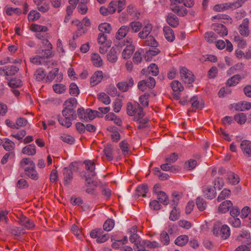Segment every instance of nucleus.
I'll list each match as a JSON object with an SVG mask.
<instances>
[{
	"label": "nucleus",
	"instance_id": "nucleus-1",
	"mask_svg": "<svg viewBox=\"0 0 251 251\" xmlns=\"http://www.w3.org/2000/svg\"><path fill=\"white\" fill-rule=\"evenodd\" d=\"M127 113L128 115L134 116L133 120L138 122V129H142L145 127L148 120L144 118L145 113L140 104L136 102L132 104L130 102L127 103L126 108Z\"/></svg>",
	"mask_w": 251,
	"mask_h": 251
},
{
	"label": "nucleus",
	"instance_id": "nucleus-2",
	"mask_svg": "<svg viewBox=\"0 0 251 251\" xmlns=\"http://www.w3.org/2000/svg\"><path fill=\"white\" fill-rule=\"evenodd\" d=\"M84 163L85 165V169L88 173L86 178V183L85 185L87 187L86 189V192L88 193H90L92 192L96 187V183L90 179L96 176L95 172V164L92 160H85Z\"/></svg>",
	"mask_w": 251,
	"mask_h": 251
},
{
	"label": "nucleus",
	"instance_id": "nucleus-3",
	"mask_svg": "<svg viewBox=\"0 0 251 251\" xmlns=\"http://www.w3.org/2000/svg\"><path fill=\"white\" fill-rule=\"evenodd\" d=\"M20 165L21 168L24 169L25 175L28 177L34 180H37L39 178L35 164L30 158H23L20 161Z\"/></svg>",
	"mask_w": 251,
	"mask_h": 251
},
{
	"label": "nucleus",
	"instance_id": "nucleus-4",
	"mask_svg": "<svg viewBox=\"0 0 251 251\" xmlns=\"http://www.w3.org/2000/svg\"><path fill=\"white\" fill-rule=\"evenodd\" d=\"M125 5L126 0H115L109 3L108 8L100 7V12L103 15L113 14L115 12L116 10H118V12H120L124 9Z\"/></svg>",
	"mask_w": 251,
	"mask_h": 251
},
{
	"label": "nucleus",
	"instance_id": "nucleus-5",
	"mask_svg": "<svg viewBox=\"0 0 251 251\" xmlns=\"http://www.w3.org/2000/svg\"><path fill=\"white\" fill-rule=\"evenodd\" d=\"M124 46L126 47L122 52V57L124 59H128L131 57L135 49L132 45V39L127 37L125 40L116 45L117 48H122Z\"/></svg>",
	"mask_w": 251,
	"mask_h": 251
},
{
	"label": "nucleus",
	"instance_id": "nucleus-6",
	"mask_svg": "<svg viewBox=\"0 0 251 251\" xmlns=\"http://www.w3.org/2000/svg\"><path fill=\"white\" fill-rule=\"evenodd\" d=\"M221 224L216 222L213 226V233L216 236H220L223 239H227L230 235L229 227L226 225L221 226Z\"/></svg>",
	"mask_w": 251,
	"mask_h": 251
},
{
	"label": "nucleus",
	"instance_id": "nucleus-7",
	"mask_svg": "<svg viewBox=\"0 0 251 251\" xmlns=\"http://www.w3.org/2000/svg\"><path fill=\"white\" fill-rule=\"evenodd\" d=\"M245 0H237L234 2H226L215 5L213 10L217 12H222L228 9H234L241 7L244 3Z\"/></svg>",
	"mask_w": 251,
	"mask_h": 251
},
{
	"label": "nucleus",
	"instance_id": "nucleus-8",
	"mask_svg": "<svg viewBox=\"0 0 251 251\" xmlns=\"http://www.w3.org/2000/svg\"><path fill=\"white\" fill-rule=\"evenodd\" d=\"M98 112L96 110H93L88 108L85 109L83 108H79L77 109V115L80 119H82L85 121L88 120H93L94 119Z\"/></svg>",
	"mask_w": 251,
	"mask_h": 251
},
{
	"label": "nucleus",
	"instance_id": "nucleus-9",
	"mask_svg": "<svg viewBox=\"0 0 251 251\" xmlns=\"http://www.w3.org/2000/svg\"><path fill=\"white\" fill-rule=\"evenodd\" d=\"M90 235L92 238H96V241L98 243H104L109 238V234L105 233L101 228H96L92 230Z\"/></svg>",
	"mask_w": 251,
	"mask_h": 251
},
{
	"label": "nucleus",
	"instance_id": "nucleus-10",
	"mask_svg": "<svg viewBox=\"0 0 251 251\" xmlns=\"http://www.w3.org/2000/svg\"><path fill=\"white\" fill-rule=\"evenodd\" d=\"M180 76L184 83L190 84L194 81V76L192 73L185 67L180 70Z\"/></svg>",
	"mask_w": 251,
	"mask_h": 251
},
{
	"label": "nucleus",
	"instance_id": "nucleus-11",
	"mask_svg": "<svg viewBox=\"0 0 251 251\" xmlns=\"http://www.w3.org/2000/svg\"><path fill=\"white\" fill-rule=\"evenodd\" d=\"M171 87L174 93V98L176 100L179 99V93L182 92L184 89L181 83L177 80H174L171 84Z\"/></svg>",
	"mask_w": 251,
	"mask_h": 251
},
{
	"label": "nucleus",
	"instance_id": "nucleus-12",
	"mask_svg": "<svg viewBox=\"0 0 251 251\" xmlns=\"http://www.w3.org/2000/svg\"><path fill=\"white\" fill-rule=\"evenodd\" d=\"M63 176V183L65 185L71 183L73 178V173L71 168L65 167L62 171Z\"/></svg>",
	"mask_w": 251,
	"mask_h": 251
},
{
	"label": "nucleus",
	"instance_id": "nucleus-13",
	"mask_svg": "<svg viewBox=\"0 0 251 251\" xmlns=\"http://www.w3.org/2000/svg\"><path fill=\"white\" fill-rule=\"evenodd\" d=\"M249 20L248 18L244 19L242 23L239 26L238 30L240 34L242 36L247 37L249 35Z\"/></svg>",
	"mask_w": 251,
	"mask_h": 251
},
{
	"label": "nucleus",
	"instance_id": "nucleus-14",
	"mask_svg": "<svg viewBox=\"0 0 251 251\" xmlns=\"http://www.w3.org/2000/svg\"><path fill=\"white\" fill-rule=\"evenodd\" d=\"M19 71V68L14 65L6 66L0 68V74L2 73L6 76H11L16 74Z\"/></svg>",
	"mask_w": 251,
	"mask_h": 251
},
{
	"label": "nucleus",
	"instance_id": "nucleus-15",
	"mask_svg": "<svg viewBox=\"0 0 251 251\" xmlns=\"http://www.w3.org/2000/svg\"><path fill=\"white\" fill-rule=\"evenodd\" d=\"M212 28L220 37L227 34V30L226 27L221 24H214L212 25Z\"/></svg>",
	"mask_w": 251,
	"mask_h": 251
},
{
	"label": "nucleus",
	"instance_id": "nucleus-16",
	"mask_svg": "<svg viewBox=\"0 0 251 251\" xmlns=\"http://www.w3.org/2000/svg\"><path fill=\"white\" fill-rule=\"evenodd\" d=\"M240 148L246 156H251V142L250 141H242L240 144Z\"/></svg>",
	"mask_w": 251,
	"mask_h": 251
},
{
	"label": "nucleus",
	"instance_id": "nucleus-17",
	"mask_svg": "<svg viewBox=\"0 0 251 251\" xmlns=\"http://www.w3.org/2000/svg\"><path fill=\"white\" fill-rule=\"evenodd\" d=\"M134 84L133 80L132 78H129L127 81H122L117 84L118 88L122 92H126L129 87L133 86Z\"/></svg>",
	"mask_w": 251,
	"mask_h": 251
},
{
	"label": "nucleus",
	"instance_id": "nucleus-18",
	"mask_svg": "<svg viewBox=\"0 0 251 251\" xmlns=\"http://www.w3.org/2000/svg\"><path fill=\"white\" fill-rule=\"evenodd\" d=\"M19 223L21 226L28 229H30L34 226L33 221L24 216H21L19 218Z\"/></svg>",
	"mask_w": 251,
	"mask_h": 251
},
{
	"label": "nucleus",
	"instance_id": "nucleus-19",
	"mask_svg": "<svg viewBox=\"0 0 251 251\" xmlns=\"http://www.w3.org/2000/svg\"><path fill=\"white\" fill-rule=\"evenodd\" d=\"M202 191L204 196L208 199H213L216 197L215 189L211 186H204L202 188Z\"/></svg>",
	"mask_w": 251,
	"mask_h": 251
},
{
	"label": "nucleus",
	"instance_id": "nucleus-20",
	"mask_svg": "<svg viewBox=\"0 0 251 251\" xmlns=\"http://www.w3.org/2000/svg\"><path fill=\"white\" fill-rule=\"evenodd\" d=\"M129 27L126 25L122 26L116 33L115 38L116 40H121L125 38L127 34Z\"/></svg>",
	"mask_w": 251,
	"mask_h": 251
},
{
	"label": "nucleus",
	"instance_id": "nucleus-21",
	"mask_svg": "<svg viewBox=\"0 0 251 251\" xmlns=\"http://www.w3.org/2000/svg\"><path fill=\"white\" fill-rule=\"evenodd\" d=\"M103 78V73L102 71H96L92 76L90 80V84L94 86L99 83Z\"/></svg>",
	"mask_w": 251,
	"mask_h": 251
},
{
	"label": "nucleus",
	"instance_id": "nucleus-22",
	"mask_svg": "<svg viewBox=\"0 0 251 251\" xmlns=\"http://www.w3.org/2000/svg\"><path fill=\"white\" fill-rule=\"evenodd\" d=\"M233 205V203L230 201H225L222 202L218 206L219 212L222 213H226L229 210Z\"/></svg>",
	"mask_w": 251,
	"mask_h": 251
},
{
	"label": "nucleus",
	"instance_id": "nucleus-23",
	"mask_svg": "<svg viewBox=\"0 0 251 251\" xmlns=\"http://www.w3.org/2000/svg\"><path fill=\"white\" fill-rule=\"evenodd\" d=\"M152 25L150 24H148L145 25L142 30L138 33V37L141 39H145L147 38L152 30Z\"/></svg>",
	"mask_w": 251,
	"mask_h": 251
},
{
	"label": "nucleus",
	"instance_id": "nucleus-24",
	"mask_svg": "<svg viewBox=\"0 0 251 251\" xmlns=\"http://www.w3.org/2000/svg\"><path fill=\"white\" fill-rule=\"evenodd\" d=\"M171 10L179 16H184L188 13L187 9L182 6L175 5L171 7Z\"/></svg>",
	"mask_w": 251,
	"mask_h": 251
},
{
	"label": "nucleus",
	"instance_id": "nucleus-25",
	"mask_svg": "<svg viewBox=\"0 0 251 251\" xmlns=\"http://www.w3.org/2000/svg\"><path fill=\"white\" fill-rule=\"evenodd\" d=\"M164 34L165 38L169 42H173L175 39L174 31L169 26H165L163 28Z\"/></svg>",
	"mask_w": 251,
	"mask_h": 251
},
{
	"label": "nucleus",
	"instance_id": "nucleus-26",
	"mask_svg": "<svg viewBox=\"0 0 251 251\" xmlns=\"http://www.w3.org/2000/svg\"><path fill=\"white\" fill-rule=\"evenodd\" d=\"M22 152L27 155H34L36 153V146L34 144L27 145L22 149Z\"/></svg>",
	"mask_w": 251,
	"mask_h": 251
},
{
	"label": "nucleus",
	"instance_id": "nucleus-27",
	"mask_svg": "<svg viewBox=\"0 0 251 251\" xmlns=\"http://www.w3.org/2000/svg\"><path fill=\"white\" fill-rule=\"evenodd\" d=\"M103 152L108 161H111L113 159V148L111 145L107 144L105 145Z\"/></svg>",
	"mask_w": 251,
	"mask_h": 251
},
{
	"label": "nucleus",
	"instance_id": "nucleus-28",
	"mask_svg": "<svg viewBox=\"0 0 251 251\" xmlns=\"http://www.w3.org/2000/svg\"><path fill=\"white\" fill-rule=\"evenodd\" d=\"M148 191V187L146 184L139 185L136 190L135 196L143 197H146V193Z\"/></svg>",
	"mask_w": 251,
	"mask_h": 251
},
{
	"label": "nucleus",
	"instance_id": "nucleus-29",
	"mask_svg": "<svg viewBox=\"0 0 251 251\" xmlns=\"http://www.w3.org/2000/svg\"><path fill=\"white\" fill-rule=\"evenodd\" d=\"M62 115L65 118L69 119L72 121L75 120L76 117L75 110L65 107L62 111Z\"/></svg>",
	"mask_w": 251,
	"mask_h": 251
},
{
	"label": "nucleus",
	"instance_id": "nucleus-30",
	"mask_svg": "<svg viewBox=\"0 0 251 251\" xmlns=\"http://www.w3.org/2000/svg\"><path fill=\"white\" fill-rule=\"evenodd\" d=\"M167 22L173 27H176L179 24V21L177 17L172 13L168 15Z\"/></svg>",
	"mask_w": 251,
	"mask_h": 251
},
{
	"label": "nucleus",
	"instance_id": "nucleus-31",
	"mask_svg": "<svg viewBox=\"0 0 251 251\" xmlns=\"http://www.w3.org/2000/svg\"><path fill=\"white\" fill-rule=\"evenodd\" d=\"M117 47H112L107 54V58L109 61L114 63L117 60Z\"/></svg>",
	"mask_w": 251,
	"mask_h": 251
},
{
	"label": "nucleus",
	"instance_id": "nucleus-32",
	"mask_svg": "<svg viewBox=\"0 0 251 251\" xmlns=\"http://www.w3.org/2000/svg\"><path fill=\"white\" fill-rule=\"evenodd\" d=\"M46 73L42 68H39L36 70L34 73L35 79L38 81H42L45 79Z\"/></svg>",
	"mask_w": 251,
	"mask_h": 251
},
{
	"label": "nucleus",
	"instance_id": "nucleus-33",
	"mask_svg": "<svg viewBox=\"0 0 251 251\" xmlns=\"http://www.w3.org/2000/svg\"><path fill=\"white\" fill-rule=\"evenodd\" d=\"M77 105V100L75 98H72L69 99L64 103L65 108L68 109H72L75 110V108L76 107Z\"/></svg>",
	"mask_w": 251,
	"mask_h": 251
},
{
	"label": "nucleus",
	"instance_id": "nucleus-34",
	"mask_svg": "<svg viewBox=\"0 0 251 251\" xmlns=\"http://www.w3.org/2000/svg\"><path fill=\"white\" fill-rule=\"evenodd\" d=\"M160 52V50L158 49H154L150 50L146 52L145 55V59L147 61L151 60L152 57L158 54Z\"/></svg>",
	"mask_w": 251,
	"mask_h": 251
},
{
	"label": "nucleus",
	"instance_id": "nucleus-35",
	"mask_svg": "<svg viewBox=\"0 0 251 251\" xmlns=\"http://www.w3.org/2000/svg\"><path fill=\"white\" fill-rule=\"evenodd\" d=\"M98 29L100 31V33H103L105 34L110 33L112 30L111 25L107 23L100 24L99 25Z\"/></svg>",
	"mask_w": 251,
	"mask_h": 251
},
{
	"label": "nucleus",
	"instance_id": "nucleus-36",
	"mask_svg": "<svg viewBox=\"0 0 251 251\" xmlns=\"http://www.w3.org/2000/svg\"><path fill=\"white\" fill-rule=\"evenodd\" d=\"M227 179L229 182L233 185H235L239 182V177L235 173L230 172L227 174Z\"/></svg>",
	"mask_w": 251,
	"mask_h": 251
},
{
	"label": "nucleus",
	"instance_id": "nucleus-37",
	"mask_svg": "<svg viewBox=\"0 0 251 251\" xmlns=\"http://www.w3.org/2000/svg\"><path fill=\"white\" fill-rule=\"evenodd\" d=\"M156 194L158 200L160 202L162 203L164 205H167L169 203V201L168 197L165 192L160 191L157 192Z\"/></svg>",
	"mask_w": 251,
	"mask_h": 251
},
{
	"label": "nucleus",
	"instance_id": "nucleus-38",
	"mask_svg": "<svg viewBox=\"0 0 251 251\" xmlns=\"http://www.w3.org/2000/svg\"><path fill=\"white\" fill-rule=\"evenodd\" d=\"M91 60L93 65L97 67L101 66L102 60L100 55L98 53H93L91 56Z\"/></svg>",
	"mask_w": 251,
	"mask_h": 251
},
{
	"label": "nucleus",
	"instance_id": "nucleus-39",
	"mask_svg": "<svg viewBox=\"0 0 251 251\" xmlns=\"http://www.w3.org/2000/svg\"><path fill=\"white\" fill-rule=\"evenodd\" d=\"M3 147L6 151H12L15 148V144L9 139L4 138L3 140Z\"/></svg>",
	"mask_w": 251,
	"mask_h": 251
},
{
	"label": "nucleus",
	"instance_id": "nucleus-40",
	"mask_svg": "<svg viewBox=\"0 0 251 251\" xmlns=\"http://www.w3.org/2000/svg\"><path fill=\"white\" fill-rule=\"evenodd\" d=\"M189 240L188 236L186 235H182L178 236L175 240V244L179 246H183L185 245Z\"/></svg>",
	"mask_w": 251,
	"mask_h": 251
},
{
	"label": "nucleus",
	"instance_id": "nucleus-41",
	"mask_svg": "<svg viewBox=\"0 0 251 251\" xmlns=\"http://www.w3.org/2000/svg\"><path fill=\"white\" fill-rule=\"evenodd\" d=\"M241 76L239 75H235L229 78L226 82L229 86L236 85L241 80Z\"/></svg>",
	"mask_w": 251,
	"mask_h": 251
},
{
	"label": "nucleus",
	"instance_id": "nucleus-42",
	"mask_svg": "<svg viewBox=\"0 0 251 251\" xmlns=\"http://www.w3.org/2000/svg\"><path fill=\"white\" fill-rule=\"evenodd\" d=\"M114 226L115 222L114 220L108 219L103 224V230L106 231H110L114 228Z\"/></svg>",
	"mask_w": 251,
	"mask_h": 251
},
{
	"label": "nucleus",
	"instance_id": "nucleus-43",
	"mask_svg": "<svg viewBox=\"0 0 251 251\" xmlns=\"http://www.w3.org/2000/svg\"><path fill=\"white\" fill-rule=\"evenodd\" d=\"M30 29L34 32H46L48 28L46 26L32 24L30 25Z\"/></svg>",
	"mask_w": 251,
	"mask_h": 251
},
{
	"label": "nucleus",
	"instance_id": "nucleus-44",
	"mask_svg": "<svg viewBox=\"0 0 251 251\" xmlns=\"http://www.w3.org/2000/svg\"><path fill=\"white\" fill-rule=\"evenodd\" d=\"M235 121L239 124H243L247 121L246 114L244 113H239L234 116Z\"/></svg>",
	"mask_w": 251,
	"mask_h": 251
},
{
	"label": "nucleus",
	"instance_id": "nucleus-45",
	"mask_svg": "<svg viewBox=\"0 0 251 251\" xmlns=\"http://www.w3.org/2000/svg\"><path fill=\"white\" fill-rule=\"evenodd\" d=\"M229 224L233 227L240 228L241 226V221L238 217H230L228 219Z\"/></svg>",
	"mask_w": 251,
	"mask_h": 251
},
{
	"label": "nucleus",
	"instance_id": "nucleus-46",
	"mask_svg": "<svg viewBox=\"0 0 251 251\" xmlns=\"http://www.w3.org/2000/svg\"><path fill=\"white\" fill-rule=\"evenodd\" d=\"M146 38L147 39L144 42V46L154 47L157 46L158 43L153 36H149Z\"/></svg>",
	"mask_w": 251,
	"mask_h": 251
},
{
	"label": "nucleus",
	"instance_id": "nucleus-47",
	"mask_svg": "<svg viewBox=\"0 0 251 251\" xmlns=\"http://www.w3.org/2000/svg\"><path fill=\"white\" fill-rule=\"evenodd\" d=\"M128 27L132 29L133 32H137L141 29L142 24L139 22H132L129 24Z\"/></svg>",
	"mask_w": 251,
	"mask_h": 251
},
{
	"label": "nucleus",
	"instance_id": "nucleus-48",
	"mask_svg": "<svg viewBox=\"0 0 251 251\" xmlns=\"http://www.w3.org/2000/svg\"><path fill=\"white\" fill-rule=\"evenodd\" d=\"M40 17V14L36 10H31L28 15L29 22H34L37 20Z\"/></svg>",
	"mask_w": 251,
	"mask_h": 251
},
{
	"label": "nucleus",
	"instance_id": "nucleus-49",
	"mask_svg": "<svg viewBox=\"0 0 251 251\" xmlns=\"http://www.w3.org/2000/svg\"><path fill=\"white\" fill-rule=\"evenodd\" d=\"M58 121L59 124L66 127H70L72 126V120H70L69 119H67L63 117H61L60 116L58 118Z\"/></svg>",
	"mask_w": 251,
	"mask_h": 251
},
{
	"label": "nucleus",
	"instance_id": "nucleus-50",
	"mask_svg": "<svg viewBox=\"0 0 251 251\" xmlns=\"http://www.w3.org/2000/svg\"><path fill=\"white\" fill-rule=\"evenodd\" d=\"M98 99L105 104H109L110 103V99L109 96L104 93H100L98 95Z\"/></svg>",
	"mask_w": 251,
	"mask_h": 251
},
{
	"label": "nucleus",
	"instance_id": "nucleus-51",
	"mask_svg": "<svg viewBox=\"0 0 251 251\" xmlns=\"http://www.w3.org/2000/svg\"><path fill=\"white\" fill-rule=\"evenodd\" d=\"M205 39L209 43H212L216 40L217 36L212 31L206 32L204 34Z\"/></svg>",
	"mask_w": 251,
	"mask_h": 251
},
{
	"label": "nucleus",
	"instance_id": "nucleus-52",
	"mask_svg": "<svg viewBox=\"0 0 251 251\" xmlns=\"http://www.w3.org/2000/svg\"><path fill=\"white\" fill-rule=\"evenodd\" d=\"M58 71L59 70L57 68L54 69L50 71L47 76H46V81L49 82L52 81L55 78V76L58 75Z\"/></svg>",
	"mask_w": 251,
	"mask_h": 251
},
{
	"label": "nucleus",
	"instance_id": "nucleus-53",
	"mask_svg": "<svg viewBox=\"0 0 251 251\" xmlns=\"http://www.w3.org/2000/svg\"><path fill=\"white\" fill-rule=\"evenodd\" d=\"M230 191L227 189H224L220 194L217 198V201H221L223 200H225L226 198H228L230 194Z\"/></svg>",
	"mask_w": 251,
	"mask_h": 251
},
{
	"label": "nucleus",
	"instance_id": "nucleus-54",
	"mask_svg": "<svg viewBox=\"0 0 251 251\" xmlns=\"http://www.w3.org/2000/svg\"><path fill=\"white\" fill-rule=\"evenodd\" d=\"M196 204L198 209L201 211H203L206 206V203L204 200L201 197H198L197 199Z\"/></svg>",
	"mask_w": 251,
	"mask_h": 251
},
{
	"label": "nucleus",
	"instance_id": "nucleus-55",
	"mask_svg": "<svg viewBox=\"0 0 251 251\" xmlns=\"http://www.w3.org/2000/svg\"><path fill=\"white\" fill-rule=\"evenodd\" d=\"M60 138L63 142L70 144H72L75 142L74 138L68 134H63L60 136Z\"/></svg>",
	"mask_w": 251,
	"mask_h": 251
},
{
	"label": "nucleus",
	"instance_id": "nucleus-56",
	"mask_svg": "<svg viewBox=\"0 0 251 251\" xmlns=\"http://www.w3.org/2000/svg\"><path fill=\"white\" fill-rule=\"evenodd\" d=\"M53 91L57 94L63 93L66 90V87L62 84H56L53 85Z\"/></svg>",
	"mask_w": 251,
	"mask_h": 251
},
{
	"label": "nucleus",
	"instance_id": "nucleus-57",
	"mask_svg": "<svg viewBox=\"0 0 251 251\" xmlns=\"http://www.w3.org/2000/svg\"><path fill=\"white\" fill-rule=\"evenodd\" d=\"M149 97L150 95L149 94L146 93L139 97V101L143 106H148Z\"/></svg>",
	"mask_w": 251,
	"mask_h": 251
},
{
	"label": "nucleus",
	"instance_id": "nucleus-58",
	"mask_svg": "<svg viewBox=\"0 0 251 251\" xmlns=\"http://www.w3.org/2000/svg\"><path fill=\"white\" fill-rule=\"evenodd\" d=\"M190 102L193 109H200L203 107L202 104L200 103L198 100V98L197 97H193L191 99Z\"/></svg>",
	"mask_w": 251,
	"mask_h": 251
},
{
	"label": "nucleus",
	"instance_id": "nucleus-59",
	"mask_svg": "<svg viewBox=\"0 0 251 251\" xmlns=\"http://www.w3.org/2000/svg\"><path fill=\"white\" fill-rule=\"evenodd\" d=\"M148 70L149 74H151L153 76L157 75L159 73L158 67L154 63L150 65V66L148 67Z\"/></svg>",
	"mask_w": 251,
	"mask_h": 251
},
{
	"label": "nucleus",
	"instance_id": "nucleus-60",
	"mask_svg": "<svg viewBox=\"0 0 251 251\" xmlns=\"http://www.w3.org/2000/svg\"><path fill=\"white\" fill-rule=\"evenodd\" d=\"M8 85L12 88H17L22 86V82L21 79L19 78L13 79L9 82Z\"/></svg>",
	"mask_w": 251,
	"mask_h": 251
},
{
	"label": "nucleus",
	"instance_id": "nucleus-61",
	"mask_svg": "<svg viewBox=\"0 0 251 251\" xmlns=\"http://www.w3.org/2000/svg\"><path fill=\"white\" fill-rule=\"evenodd\" d=\"M197 164V161L191 159L185 163V168L188 170H191L195 168Z\"/></svg>",
	"mask_w": 251,
	"mask_h": 251
},
{
	"label": "nucleus",
	"instance_id": "nucleus-62",
	"mask_svg": "<svg viewBox=\"0 0 251 251\" xmlns=\"http://www.w3.org/2000/svg\"><path fill=\"white\" fill-rule=\"evenodd\" d=\"M79 91L77 86L74 83H72L70 85V94L74 96L78 95Z\"/></svg>",
	"mask_w": 251,
	"mask_h": 251
},
{
	"label": "nucleus",
	"instance_id": "nucleus-63",
	"mask_svg": "<svg viewBox=\"0 0 251 251\" xmlns=\"http://www.w3.org/2000/svg\"><path fill=\"white\" fill-rule=\"evenodd\" d=\"M179 217V212L178 210L176 208V207H174V208L171 212L169 219L171 221H175L178 219Z\"/></svg>",
	"mask_w": 251,
	"mask_h": 251
},
{
	"label": "nucleus",
	"instance_id": "nucleus-64",
	"mask_svg": "<svg viewBox=\"0 0 251 251\" xmlns=\"http://www.w3.org/2000/svg\"><path fill=\"white\" fill-rule=\"evenodd\" d=\"M160 241L164 245H167L170 243V238L168 233L163 231L160 234Z\"/></svg>",
	"mask_w": 251,
	"mask_h": 251
}]
</instances>
